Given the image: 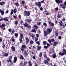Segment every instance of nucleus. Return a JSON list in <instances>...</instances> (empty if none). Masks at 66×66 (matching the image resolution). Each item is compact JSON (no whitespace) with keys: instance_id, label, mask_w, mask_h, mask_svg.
I'll list each match as a JSON object with an SVG mask.
<instances>
[{"instance_id":"nucleus-1","label":"nucleus","mask_w":66,"mask_h":66,"mask_svg":"<svg viewBox=\"0 0 66 66\" xmlns=\"http://www.w3.org/2000/svg\"><path fill=\"white\" fill-rule=\"evenodd\" d=\"M44 1H45L44 0L40 2H38V4L36 2H35V4H36V5H37L38 6H39V7H41V4H42V3H43Z\"/></svg>"},{"instance_id":"nucleus-2","label":"nucleus","mask_w":66,"mask_h":66,"mask_svg":"<svg viewBox=\"0 0 66 66\" xmlns=\"http://www.w3.org/2000/svg\"><path fill=\"white\" fill-rule=\"evenodd\" d=\"M27 48V46L25 45H22L21 46V51L22 52H23L24 51L25 49H26Z\"/></svg>"},{"instance_id":"nucleus-3","label":"nucleus","mask_w":66,"mask_h":66,"mask_svg":"<svg viewBox=\"0 0 66 66\" xmlns=\"http://www.w3.org/2000/svg\"><path fill=\"white\" fill-rule=\"evenodd\" d=\"M20 37L19 38V40H20V43H22V42H23V40H22L23 38V34H20Z\"/></svg>"},{"instance_id":"nucleus-4","label":"nucleus","mask_w":66,"mask_h":66,"mask_svg":"<svg viewBox=\"0 0 66 66\" xmlns=\"http://www.w3.org/2000/svg\"><path fill=\"white\" fill-rule=\"evenodd\" d=\"M62 52H60L59 53V55H61V56H63V55H65V54H66V50L65 49H63Z\"/></svg>"},{"instance_id":"nucleus-5","label":"nucleus","mask_w":66,"mask_h":66,"mask_svg":"<svg viewBox=\"0 0 66 66\" xmlns=\"http://www.w3.org/2000/svg\"><path fill=\"white\" fill-rule=\"evenodd\" d=\"M24 12L25 15L27 16H29L30 15V12L29 11H24Z\"/></svg>"},{"instance_id":"nucleus-6","label":"nucleus","mask_w":66,"mask_h":66,"mask_svg":"<svg viewBox=\"0 0 66 66\" xmlns=\"http://www.w3.org/2000/svg\"><path fill=\"white\" fill-rule=\"evenodd\" d=\"M55 2L57 4H61L63 2V0H55Z\"/></svg>"},{"instance_id":"nucleus-7","label":"nucleus","mask_w":66,"mask_h":66,"mask_svg":"<svg viewBox=\"0 0 66 66\" xmlns=\"http://www.w3.org/2000/svg\"><path fill=\"white\" fill-rule=\"evenodd\" d=\"M47 32L49 34L50 33H51L52 31V29L51 28H47Z\"/></svg>"},{"instance_id":"nucleus-8","label":"nucleus","mask_w":66,"mask_h":66,"mask_svg":"<svg viewBox=\"0 0 66 66\" xmlns=\"http://www.w3.org/2000/svg\"><path fill=\"white\" fill-rule=\"evenodd\" d=\"M17 61V57L16 56H15L14 57V60L13 61V62L14 63H16V62Z\"/></svg>"},{"instance_id":"nucleus-9","label":"nucleus","mask_w":66,"mask_h":66,"mask_svg":"<svg viewBox=\"0 0 66 66\" xmlns=\"http://www.w3.org/2000/svg\"><path fill=\"white\" fill-rule=\"evenodd\" d=\"M2 20H4V21H6V22L7 21H8V19L6 17L4 18H2Z\"/></svg>"},{"instance_id":"nucleus-10","label":"nucleus","mask_w":66,"mask_h":66,"mask_svg":"<svg viewBox=\"0 0 66 66\" xmlns=\"http://www.w3.org/2000/svg\"><path fill=\"white\" fill-rule=\"evenodd\" d=\"M25 40L26 41V43H28L30 42V40L28 37L25 38Z\"/></svg>"},{"instance_id":"nucleus-11","label":"nucleus","mask_w":66,"mask_h":66,"mask_svg":"<svg viewBox=\"0 0 66 66\" xmlns=\"http://www.w3.org/2000/svg\"><path fill=\"white\" fill-rule=\"evenodd\" d=\"M52 57L54 58V59L56 57V55L55 53L53 54L52 55Z\"/></svg>"},{"instance_id":"nucleus-12","label":"nucleus","mask_w":66,"mask_h":66,"mask_svg":"<svg viewBox=\"0 0 66 66\" xmlns=\"http://www.w3.org/2000/svg\"><path fill=\"white\" fill-rule=\"evenodd\" d=\"M0 12L2 15H3L4 13V11H2V10L1 9L0 10Z\"/></svg>"},{"instance_id":"nucleus-13","label":"nucleus","mask_w":66,"mask_h":66,"mask_svg":"<svg viewBox=\"0 0 66 66\" xmlns=\"http://www.w3.org/2000/svg\"><path fill=\"white\" fill-rule=\"evenodd\" d=\"M37 50L38 51H39L40 50V49L42 48V47L41 46H37Z\"/></svg>"},{"instance_id":"nucleus-14","label":"nucleus","mask_w":66,"mask_h":66,"mask_svg":"<svg viewBox=\"0 0 66 66\" xmlns=\"http://www.w3.org/2000/svg\"><path fill=\"white\" fill-rule=\"evenodd\" d=\"M44 33L45 36H47L48 35V32L47 31H44Z\"/></svg>"},{"instance_id":"nucleus-15","label":"nucleus","mask_w":66,"mask_h":66,"mask_svg":"<svg viewBox=\"0 0 66 66\" xmlns=\"http://www.w3.org/2000/svg\"><path fill=\"white\" fill-rule=\"evenodd\" d=\"M28 65L29 66H32V64L31 61H29L28 62Z\"/></svg>"},{"instance_id":"nucleus-16","label":"nucleus","mask_w":66,"mask_h":66,"mask_svg":"<svg viewBox=\"0 0 66 66\" xmlns=\"http://www.w3.org/2000/svg\"><path fill=\"white\" fill-rule=\"evenodd\" d=\"M11 49H12V50L13 51H15V50H16L15 49V47H14L13 46H12V47H11Z\"/></svg>"},{"instance_id":"nucleus-17","label":"nucleus","mask_w":66,"mask_h":66,"mask_svg":"<svg viewBox=\"0 0 66 66\" xmlns=\"http://www.w3.org/2000/svg\"><path fill=\"white\" fill-rule=\"evenodd\" d=\"M8 55H9V54L7 53H4L3 54V56H4L7 57V56H8Z\"/></svg>"},{"instance_id":"nucleus-18","label":"nucleus","mask_w":66,"mask_h":66,"mask_svg":"<svg viewBox=\"0 0 66 66\" xmlns=\"http://www.w3.org/2000/svg\"><path fill=\"white\" fill-rule=\"evenodd\" d=\"M44 63L45 64L47 65V64H48V61L47 60H44Z\"/></svg>"},{"instance_id":"nucleus-19","label":"nucleus","mask_w":66,"mask_h":66,"mask_svg":"<svg viewBox=\"0 0 66 66\" xmlns=\"http://www.w3.org/2000/svg\"><path fill=\"white\" fill-rule=\"evenodd\" d=\"M57 43H58V42H54V43L53 44V46H54V47H55V46H56V45H57Z\"/></svg>"},{"instance_id":"nucleus-20","label":"nucleus","mask_w":66,"mask_h":66,"mask_svg":"<svg viewBox=\"0 0 66 66\" xmlns=\"http://www.w3.org/2000/svg\"><path fill=\"white\" fill-rule=\"evenodd\" d=\"M60 26V27L62 26V24H63V22L62 21H61L59 22Z\"/></svg>"},{"instance_id":"nucleus-21","label":"nucleus","mask_w":66,"mask_h":66,"mask_svg":"<svg viewBox=\"0 0 66 66\" xmlns=\"http://www.w3.org/2000/svg\"><path fill=\"white\" fill-rule=\"evenodd\" d=\"M42 54H43V52H40V54L39 55V56L40 57H42Z\"/></svg>"},{"instance_id":"nucleus-22","label":"nucleus","mask_w":66,"mask_h":66,"mask_svg":"<svg viewBox=\"0 0 66 66\" xmlns=\"http://www.w3.org/2000/svg\"><path fill=\"white\" fill-rule=\"evenodd\" d=\"M34 29H35V30H37L38 28V26H36V24L34 25Z\"/></svg>"},{"instance_id":"nucleus-23","label":"nucleus","mask_w":66,"mask_h":66,"mask_svg":"<svg viewBox=\"0 0 66 66\" xmlns=\"http://www.w3.org/2000/svg\"><path fill=\"white\" fill-rule=\"evenodd\" d=\"M5 27V25L4 23L2 24L1 25V28H3Z\"/></svg>"},{"instance_id":"nucleus-24","label":"nucleus","mask_w":66,"mask_h":66,"mask_svg":"<svg viewBox=\"0 0 66 66\" xmlns=\"http://www.w3.org/2000/svg\"><path fill=\"white\" fill-rule=\"evenodd\" d=\"M61 16L62 14H58L57 16L58 17V18H61Z\"/></svg>"},{"instance_id":"nucleus-25","label":"nucleus","mask_w":66,"mask_h":66,"mask_svg":"<svg viewBox=\"0 0 66 66\" xmlns=\"http://www.w3.org/2000/svg\"><path fill=\"white\" fill-rule=\"evenodd\" d=\"M31 32L32 33H33V32H34V33H36V30L34 29H33L32 30Z\"/></svg>"},{"instance_id":"nucleus-26","label":"nucleus","mask_w":66,"mask_h":66,"mask_svg":"<svg viewBox=\"0 0 66 66\" xmlns=\"http://www.w3.org/2000/svg\"><path fill=\"white\" fill-rule=\"evenodd\" d=\"M55 35L56 36H57L59 35V34H58V32H57V31L55 32Z\"/></svg>"},{"instance_id":"nucleus-27","label":"nucleus","mask_w":66,"mask_h":66,"mask_svg":"<svg viewBox=\"0 0 66 66\" xmlns=\"http://www.w3.org/2000/svg\"><path fill=\"white\" fill-rule=\"evenodd\" d=\"M28 24L27 23H25L24 24V26L25 27H28Z\"/></svg>"},{"instance_id":"nucleus-28","label":"nucleus","mask_w":66,"mask_h":66,"mask_svg":"<svg viewBox=\"0 0 66 66\" xmlns=\"http://www.w3.org/2000/svg\"><path fill=\"white\" fill-rule=\"evenodd\" d=\"M38 37H36L35 38V42H37V40H38Z\"/></svg>"},{"instance_id":"nucleus-29","label":"nucleus","mask_w":66,"mask_h":66,"mask_svg":"<svg viewBox=\"0 0 66 66\" xmlns=\"http://www.w3.org/2000/svg\"><path fill=\"white\" fill-rule=\"evenodd\" d=\"M43 24L44 26L46 27L47 26V23H46V22L43 23Z\"/></svg>"},{"instance_id":"nucleus-30","label":"nucleus","mask_w":66,"mask_h":66,"mask_svg":"<svg viewBox=\"0 0 66 66\" xmlns=\"http://www.w3.org/2000/svg\"><path fill=\"white\" fill-rule=\"evenodd\" d=\"M20 56L21 57L20 58V59H22V60H23V59H24V57H23L22 55H20Z\"/></svg>"},{"instance_id":"nucleus-31","label":"nucleus","mask_w":66,"mask_h":66,"mask_svg":"<svg viewBox=\"0 0 66 66\" xmlns=\"http://www.w3.org/2000/svg\"><path fill=\"white\" fill-rule=\"evenodd\" d=\"M30 44L31 45H33L34 44V41H32V40H31L30 42Z\"/></svg>"},{"instance_id":"nucleus-32","label":"nucleus","mask_w":66,"mask_h":66,"mask_svg":"<svg viewBox=\"0 0 66 66\" xmlns=\"http://www.w3.org/2000/svg\"><path fill=\"white\" fill-rule=\"evenodd\" d=\"M14 5H15L16 6H19V4L18 2L14 4Z\"/></svg>"},{"instance_id":"nucleus-33","label":"nucleus","mask_w":66,"mask_h":66,"mask_svg":"<svg viewBox=\"0 0 66 66\" xmlns=\"http://www.w3.org/2000/svg\"><path fill=\"white\" fill-rule=\"evenodd\" d=\"M4 4L3 2H1L0 3V5H3Z\"/></svg>"},{"instance_id":"nucleus-34","label":"nucleus","mask_w":66,"mask_h":66,"mask_svg":"<svg viewBox=\"0 0 66 66\" xmlns=\"http://www.w3.org/2000/svg\"><path fill=\"white\" fill-rule=\"evenodd\" d=\"M12 61V60L10 59H9L7 60V63H9L10 62H11Z\"/></svg>"},{"instance_id":"nucleus-35","label":"nucleus","mask_w":66,"mask_h":66,"mask_svg":"<svg viewBox=\"0 0 66 66\" xmlns=\"http://www.w3.org/2000/svg\"><path fill=\"white\" fill-rule=\"evenodd\" d=\"M27 20L28 22H30L31 21V19H27Z\"/></svg>"},{"instance_id":"nucleus-36","label":"nucleus","mask_w":66,"mask_h":66,"mask_svg":"<svg viewBox=\"0 0 66 66\" xmlns=\"http://www.w3.org/2000/svg\"><path fill=\"white\" fill-rule=\"evenodd\" d=\"M14 36L15 37H16V38H17V37H18V35L17 33H15L14 34Z\"/></svg>"},{"instance_id":"nucleus-37","label":"nucleus","mask_w":66,"mask_h":66,"mask_svg":"<svg viewBox=\"0 0 66 66\" xmlns=\"http://www.w3.org/2000/svg\"><path fill=\"white\" fill-rule=\"evenodd\" d=\"M15 25H16V26H17V24H18V21H15Z\"/></svg>"},{"instance_id":"nucleus-38","label":"nucleus","mask_w":66,"mask_h":66,"mask_svg":"<svg viewBox=\"0 0 66 66\" xmlns=\"http://www.w3.org/2000/svg\"><path fill=\"white\" fill-rule=\"evenodd\" d=\"M51 41L52 43H54V42H55V40H54V39H51Z\"/></svg>"},{"instance_id":"nucleus-39","label":"nucleus","mask_w":66,"mask_h":66,"mask_svg":"<svg viewBox=\"0 0 66 66\" xmlns=\"http://www.w3.org/2000/svg\"><path fill=\"white\" fill-rule=\"evenodd\" d=\"M23 64V66H25L26 65V64H28V62H24Z\"/></svg>"},{"instance_id":"nucleus-40","label":"nucleus","mask_w":66,"mask_h":66,"mask_svg":"<svg viewBox=\"0 0 66 66\" xmlns=\"http://www.w3.org/2000/svg\"><path fill=\"white\" fill-rule=\"evenodd\" d=\"M46 43H47V42L46 41H43V45H46Z\"/></svg>"},{"instance_id":"nucleus-41","label":"nucleus","mask_w":66,"mask_h":66,"mask_svg":"<svg viewBox=\"0 0 66 66\" xmlns=\"http://www.w3.org/2000/svg\"><path fill=\"white\" fill-rule=\"evenodd\" d=\"M47 57V54H45L44 55V58H46Z\"/></svg>"},{"instance_id":"nucleus-42","label":"nucleus","mask_w":66,"mask_h":66,"mask_svg":"<svg viewBox=\"0 0 66 66\" xmlns=\"http://www.w3.org/2000/svg\"><path fill=\"white\" fill-rule=\"evenodd\" d=\"M62 8L63 9H65L66 8V5H63V6H62Z\"/></svg>"},{"instance_id":"nucleus-43","label":"nucleus","mask_w":66,"mask_h":66,"mask_svg":"<svg viewBox=\"0 0 66 66\" xmlns=\"http://www.w3.org/2000/svg\"><path fill=\"white\" fill-rule=\"evenodd\" d=\"M12 42H15V39H14V38H13L12 39Z\"/></svg>"},{"instance_id":"nucleus-44","label":"nucleus","mask_w":66,"mask_h":66,"mask_svg":"<svg viewBox=\"0 0 66 66\" xmlns=\"http://www.w3.org/2000/svg\"><path fill=\"white\" fill-rule=\"evenodd\" d=\"M13 11L14 13H16L17 12V10L16 9H14Z\"/></svg>"},{"instance_id":"nucleus-45","label":"nucleus","mask_w":66,"mask_h":66,"mask_svg":"<svg viewBox=\"0 0 66 66\" xmlns=\"http://www.w3.org/2000/svg\"><path fill=\"white\" fill-rule=\"evenodd\" d=\"M14 12V10H12L10 13V14L11 15H12L13 14V13Z\"/></svg>"},{"instance_id":"nucleus-46","label":"nucleus","mask_w":66,"mask_h":66,"mask_svg":"<svg viewBox=\"0 0 66 66\" xmlns=\"http://www.w3.org/2000/svg\"><path fill=\"white\" fill-rule=\"evenodd\" d=\"M44 48H45V49H48V47L47 46H44Z\"/></svg>"},{"instance_id":"nucleus-47","label":"nucleus","mask_w":66,"mask_h":66,"mask_svg":"<svg viewBox=\"0 0 66 66\" xmlns=\"http://www.w3.org/2000/svg\"><path fill=\"white\" fill-rule=\"evenodd\" d=\"M48 24H51V23H52V22H51V21H48Z\"/></svg>"},{"instance_id":"nucleus-48","label":"nucleus","mask_w":66,"mask_h":66,"mask_svg":"<svg viewBox=\"0 0 66 66\" xmlns=\"http://www.w3.org/2000/svg\"><path fill=\"white\" fill-rule=\"evenodd\" d=\"M40 11H43V7H41L40 8Z\"/></svg>"},{"instance_id":"nucleus-49","label":"nucleus","mask_w":66,"mask_h":66,"mask_svg":"<svg viewBox=\"0 0 66 66\" xmlns=\"http://www.w3.org/2000/svg\"><path fill=\"white\" fill-rule=\"evenodd\" d=\"M46 60L48 61V62H50V59L49 58H48L46 59Z\"/></svg>"},{"instance_id":"nucleus-50","label":"nucleus","mask_w":66,"mask_h":66,"mask_svg":"<svg viewBox=\"0 0 66 66\" xmlns=\"http://www.w3.org/2000/svg\"><path fill=\"white\" fill-rule=\"evenodd\" d=\"M32 58L33 59H34L35 60L36 59V57H35V56H32Z\"/></svg>"},{"instance_id":"nucleus-51","label":"nucleus","mask_w":66,"mask_h":66,"mask_svg":"<svg viewBox=\"0 0 66 66\" xmlns=\"http://www.w3.org/2000/svg\"><path fill=\"white\" fill-rule=\"evenodd\" d=\"M45 13H47V10H46L45 11H44V12H43V14H45Z\"/></svg>"},{"instance_id":"nucleus-52","label":"nucleus","mask_w":66,"mask_h":66,"mask_svg":"<svg viewBox=\"0 0 66 66\" xmlns=\"http://www.w3.org/2000/svg\"><path fill=\"white\" fill-rule=\"evenodd\" d=\"M61 36H59L58 37V39H61Z\"/></svg>"},{"instance_id":"nucleus-53","label":"nucleus","mask_w":66,"mask_h":66,"mask_svg":"<svg viewBox=\"0 0 66 66\" xmlns=\"http://www.w3.org/2000/svg\"><path fill=\"white\" fill-rule=\"evenodd\" d=\"M8 31H9V32H11L12 31V30L10 29H8Z\"/></svg>"},{"instance_id":"nucleus-54","label":"nucleus","mask_w":66,"mask_h":66,"mask_svg":"<svg viewBox=\"0 0 66 66\" xmlns=\"http://www.w3.org/2000/svg\"><path fill=\"white\" fill-rule=\"evenodd\" d=\"M65 28V25L63 24L62 25V28Z\"/></svg>"},{"instance_id":"nucleus-55","label":"nucleus","mask_w":66,"mask_h":66,"mask_svg":"<svg viewBox=\"0 0 66 66\" xmlns=\"http://www.w3.org/2000/svg\"><path fill=\"white\" fill-rule=\"evenodd\" d=\"M51 25L53 27V26H54V23H51Z\"/></svg>"},{"instance_id":"nucleus-56","label":"nucleus","mask_w":66,"mask_h":66,"mask_svg":"<svg viewBox=\"0 0 66 66\" xmlns=\"http://www.w3.org/2000/svg\"><path fill=\"white\" fill-rule=\"evenodd\" d=\"M59 10V8L57 7H56L55 8V11H58Z\"/></svg>"},{"instance_id":"nucleus-57","label":"nucleus","mask_w":66,"mask_h":66,"mask_svg":"<svg viewBox=\"0 0 66 66\" xmlns=\"http://www.w3.org/2000/svg\"><path fill=\"white\" fill-rule=\"evenodd\" d=\"M2 48H4V47H5V44H3V46H2Z\"/></svg>"},{"instance_id":"nucleus-58","label":"nucleus","mask_w":66,"mask_h":66,"mask_svg":"<svg viewBox=\"0 0 66 66\" xmlns=\"http://www.w3.org/2000/svg\"><path fill=\"white\" fill-rule=\"evenodd\" d=\"M14 30L13 29L12 31V34H13L14 33Z\"/></svg>"},{"instance_id":"nucleus-59","label":"nucleus","mask_w":66,"mask_h":66,"mask_svg":"<svg viewBox=\"0 0 66 66\" xmlns=\"http://www.w3.org/2000/svg\"><path fill=\"white\" fill-rule=\"evenodd\" d=\"M22 4H24V3H25V2H24V1H22Z\"/></svg>"},{"instance_id":"nucleus-60","label":"nucleus","mask_w":66,"mask_h":66,"mask_svg":"<svg viewBox=\"0 0 66 66\" xmlns=\"http://www.w3.org/2000/svg\"><path fill=\"white\" fill-rule=\"evenodd\" d=\"M48 42L50 43H51V40L50 39L48 40Z\"/></svg>"},{"instance_id":"nucleus-61","label":"nucleus","mask_w":66,"mask_h":66,"mask_svg":"<svg viewBox=\"0 0 66 66\" xmlns=\"http://www.w3.org/2000/svg\"><path fill=\"white\" fill-rule=\"evenodd\" d=\"M31 26H30V25H29L27 27V28H31Z\"/></svg>"},{"instance_id":"nucleus-62","label":"nucleus","mask_w":66,"mask_h":66,"mask_svg":"<svg viewBox=\"0 0 66 66\" xmlns=\"http://www.w3.org/2000/svg\"><path fill=\"white\" fill-rule=\"evenodd\" d=\"M63 4L64 5H66V1H65L63 3Z\"/></svg>"},{"instance_id":"nucleus-63","label":"nucleus","mask_w":66,"mask_h":66,"mask_svg":"<svg viewBox=\"0 0 66 66\" xmlns=\"http://www.w3.org/2000/svg\"><path fill=\"white\" fill-rule=\"evenodd\" d=\"M12 56L11 55L10 56V57H9V59H12Z\"/></svg>"},{"instance_id":"nucleus-64","label":"nucleus","mask_w":66,"mask_h":66,"mask_svg":"<svg viewBox=\"0 0 66 66\" xmlns=\"http://www.w3.org/2000/svg\"><path fill=\"white\" fill-rule=\"evenodd\" d=\"M65 18H63L62 19V21H65Z\"/></svg>"}]
</instances>
